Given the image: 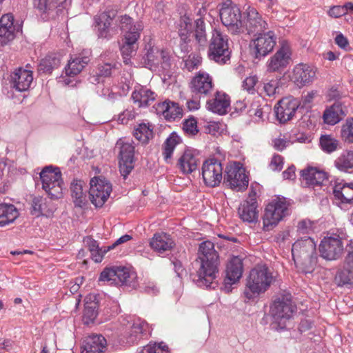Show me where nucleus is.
<instances>
[{
	"label": "nucleus",
	"mask_w": 353,
	"mask_h": 353,
	"mask_svg": "<svg viewBox=\"0 0 353 353\" xmlns=\"http://www.w3.org/2000/svg\"><path fill=\"white\" fill-rule=\"evenodd\" d=\"M157 94L151 90L139 86L135 88L132 93L131 98L134 103L139 108L148 107L155 100Z\"/></svg>",
	"instance_id": "obj_32"
},
{
	"label": "nucleus",
	"mask_w": 353,
	"mask_h": 353,
	"mask_svg": "<svg viewBox=\"0 0 353 353\" xmlns=\"http://www.w3.org/2000/svg\"><path fill=\"white\" fill-rule=\"evenodd\" d=\"M134 136L137 140L146 143L152 137V130L146 124L141 123L135 129Z\"/></svg>",
	"instance_id": "obj_50"
},
{
	"label": "nucleus",
	"mask_w": 353,
	"mask_h": 353,
	"mask_svg": "<svg viewBox=\"0 0 353 353\" xmlns=\"http://www.w3.org/2000/svg\"><path fill=\"white\" fill-rule=\"evenodd\" d=\"M183 130L188 135H195L198 133L199 129L197 121L194 117H190L183 123Z\"/></svg>",
	"instance_id": "obj_54"
},
{
	"label": "nucleus",
	"mask_w": 353,
	"mask_h": 353,
	"mask_svg": "<svg viewBox=\"0 0 353 353\" xmlns=\"http://www.w3.org/2000/svg\"><path fill=\"white\" fill-rule=\"evenodd\" d=\"M316 70L306 63H299L292 70V80L299 87H303L312 83L316 78Z\"/></svg>",
	"instance_id": "obj_22"
},
{
	"label": "nucleus",
	"mask_w": 353,
	"mask_h": 353,
	"mask_svg": "<svg viewBox=\"0 0 353 353\" xmlns=\"http://www.w3.org/2000/svg\"><path fill=\"white\" fill-rule=\"evenodd\" d=\"M276 43V36L274 31L269 30L256 34L251 41L250 48L256 59H260L269 54Z\"/></svg>",
	"instance_id": "obj_11"
},
{
	"label": "nucleus",
	"mask_w": 353,
	"mask_h": 353,
	"mask_svg": "<svg viewBox=\"0 0 353 353\" xmlns=\"http://www.w3.org/2000/svg\"><path fill=\"white\" fill-rule=\"evenodd\" d=\"M230 104L229 96L225 93L217 92L213 99L207 101L206 106L210 111L223 115L228 112Z\"/></svg>",
	"instance_id": "obj_29"
},
{
	"label": "nucleus",
	"mask_w": 353,
	"mask_h": 353,
	"mask_svg": "<svg viewBox=\"0 0 353 353\" xmlns=\"http://www.w3.org/2000/svg\"><path fill=\"white\" fill-rule=\"evenodd\" d=\"M159 65L164 70H168L170 68V57L165 50H161L159 57Z\"/></svg>",
	"instance_id": "obj_62"
},
{
	"label": "nucleus",
	"mask_w": 353,
	"mask_h": 353,
	"mask_svg": "<svg viewBox=\"0 0 353 353\" xmlns=\"http://www.w3.org/2000/svg\"><path fill=\"white\" fill-rule=\"evenodd\" d=\"M197 259L194 261L196 273L192 274V281L198 287L213 288L216 286L215 279L219 272V256L210 241L199 244Z\"/></svg>",
	"instance_id": "obj_1"
},
{
	"label": "nucleus",
	"mask_w": 353,
	"mask_h": 353,
	"mask_svg": "<svg viewBox=\"0 0 353 353\" xmlns=\"http://www.w3.org/2000/svg\"><path fill=\"white\" fill-rule=\"evenodd\" d=\"M42 188L52 199H58L63 195V180L59 168L47 166L40 173Z\"/></svg>",
	"instance_id": "obj_6"
},
{
	"label": "nucleus",
	"mask_w": 353,
	"mask_h": 353,
	"mask_svg": "<svg viewBox=\"0 0 353 353\" xmlns=\"http://www.w3.org/2000/svg\"><path fill=\"white\" fill-rule=\"evenodd\" d=\"M346 114L345 107L340 103H335L324 111L323 119L325 123L334 125L341 121Z\"/></svg>",
	"instance_id": "obj_33"
},
{
	"label": "nucleus",
	"mask_w": 353,
	"mask_h": 353,
	"mask_svg": "<svg viewBox=\"0 0 353 353\" xmlns=\"http://www.w3.org/2000/svg\"><path fill=\"white\" fill-rule=\"evenodd\" d=\"M199 163L198 152L194 150L186 149L178 159L176 167L183 174H189L198 169Z\"/></svg>",
	"instance_id": "obj_23"
},
{
	"label": "nucleus",
	"mask_w": 353,
	"mask_h": 353,
	"mask_svg": "<svg viewBox=\"0 0 353 353\" xmlns=\"http://www.w3.org/2000/svg\"><path fill=\"white\" fill-rule=\"evenodd\" d=\"M328 14L332 17L339 18L345 14V9L342 6H334L330 9Z\"/></svg>",
	"instance_id": "obj_64"
},
{
	"label": "nucleus",
	"mask_w": 353,
	"mask_h": 353,
	"mask_svg": "<svg viewBox=\"0 0 353 353\" xmlns=\"http://www.w3.org/2000/svg\"><path fill=\"white\" fill-rule=\"evenodd\" d=\"M292 54L290 43L286 40L281 41L279 48L266 63L267 71L281 74L290 66Z\"/></svg>",
	"instance_id": "obj_9"
},
{
	"label": "nucleus",
	"mask_w": 353,
	"mask_h": 353,
	"mask_svg": "<svg viewBox=\"0 0 353 353\" xmlns=\"http://www.w3.org/2000/svg\"><path fill=\"white\" fill-rule=\"evenodd\" d=\"M89 196L90 201L96 208L102 207L112 192V185L101 177H94L90 180Z\"/></svg>",
	"instance_id": "obj_12"
},
{
	"label": "nucleus",
	"mask_w": 353,
	"mask_h": 353,
	"mask_svg": "<svg viewBox=\"0 0 353 353\" xmlns=\"http://www.w3.org/2000/svg\"><path fill=\"white\" fill-rule=\"evenodd\" d=\"M54 212L53 208L46 198L35 196L32 201L30 213L37 217L50 216Z\"/></svg>",
	"instance_id": "obj_35"
},
{
	"label": "nucleus",
	"mask_w": 353,
	"mask_h": 353,
	"mask_svg": "<svg viewBox=\"0 0 353 353\" xmlns=\"http://www.w3.org/2000/svg\"><path fill=\"white\" fill-rule=\"evenodd\" d=\"M335 283L339 286H353V273L347 269L339 270L334 277Z\"/></svg>",
	"instance_id": "obj_49"
},
{
	"label": "nucleus",
	"mask_w": 353,
	"mask_h": 353,
	"mask_svg": "<svg viewBox=\"0 0 353 353\" xmlns=\"http://www.w3.org/2000/svg\"><path fill=\"white\" fill-rule=\"evenodd\" d=\"M19 215V213L14 205L0 203V227L13 223Z\"/></svg>",
	"instance_id": "obj_37"
},
{
	"label": "nucleus",
	"mask_w": 353,
	"mask_h": 353,
	"mask_svg": "<svg viewBox=\"0 0 353 353\" xmlns=\"http://www.w3.org/2000/svg\"><path fill=\"white\" fill-rule=\"evenodd\" d=\"M97 307L96 303H85L83 316L85 324L88 325L94 322L98 314Z\"/></svg>",
	"instance_id": "obj_51"
},
{
	"label": "nucleus",
	"mask_w": 353,
	"mask_h": 353,
	"mask_svg": "<svg viewBox=\"0 0 353 353\" xmlns=\"http://www.w3.org/2000/svg\"><path fill=\"white\" fill-rule=\"evenodd\" d=\"M269 166L273 171H281L283 166V158L279 154H274Z\"/></svg>",
	"instance_id": "obj_60"
},
{
	"label": "nucleus",
	"mask_w": 353,
	"mask_h": 353,
	"mask_svg": "<svg viewBox=\"0 0 353 353\" xmlns=\"http://www.w3.org/2000/svg\"><path fill=\"white\" fill-rule=\"evenodd\" d=\"M321 256L327 261L340 259L344 251L341 238L339 235L325 236L319 244Z\"/></svg>",
	"instance_id": "obj_13"
},
{
	"label": "nucleus",
	"mask_w": 353,
	"mask_h": 353,
	"mask_svg": "<svg viewBox=\"0 0 353 353\" xmlns=\"http://www.w3.org/2000/svg\"><path fill=\"white\" fill-rule=\"evenodd\" d=\"M319 142L322 150L328 154L336 151L339 146V141L329 134L322 135Z\"/></svg>",
	"instance_id": "obj_48"
},
{
	"label": "nucleus",
	"mask_w": 353,
	"mask_h": 353,
	"mask_svg": "<svg viewBox=\"0 0 353 353\" xmlns=\"http://www.w3.org/2000/svg\"><path fill=\"white\" fill-rule=\"evenodd\" d=\"M156 111L157 114H162L168 121L181 118L183 114V110L179 105L170 101L159 103L156 106Z\"/></svg>",
	"instance_id": "obj_31"
},
{
	"label": "nucleus",
	"mask_w": 353,
	"mask_h": 353,
	"mask_svg": "<svg viewBox=\"0 0 353 353\" xmlns=\"http://www.w3.org/2000/svg\"><path fill=\"white\" fill-rule=\"evenodd\" d=\"M180 141V137L175 132H172L169 137L166 139L163 144V156L167 163L172 162L173 152Z\"/></svg>",
	"instance_id": "obj_42"
},
{
	"label": "nucleus",
	"mask_w": 353,
	"mask_h": 353,
	"mask_svg": "<svg viewBox=\"0 0 353 353\" xmlns=\"http://www.w3.org/2000/svg\"><path fill=\"white\" fill-rule=\"evenodd\" d=\"M279 88V80L272 79L266 83H264L263 90L265 94L272 97L276 92V90Z\"/></svg>",
	"instance_id": "obj_59"
},
{
	"label": "nucleus",
	"mask_w": 353,
	"mask_h": 353,
	"mask_svg": "<svg viewBox=\"0 0 353 353\" xmlns=\"http://www.w3.org/2000/svg\"><path fill=\"white\" fill-rule=\"evenodd\" d=\"M313 231V223L309 219H303L299 222L297 232L299 234H309Z\"/></svg>",
	"instance_id": "obj_57"
},
{
	"label": "nucleus",
	"mask_w": 353,
	"mask_h": 353,
	"mask_svg": "<svg viewBox=\"0 0 353 353\" xmlns=\"http://www.w3.org/2000/svg\"><path fill=\"white\" fill-rule=\"evenodd\" d=\"M117 146L119 148V170L121 175L126 178L134 168V146L132 143L124 142L121 139L117 141Z\"/></svg>",
	"instance_id": "obj_15"
},
{
	"label": "nucleus",
	"mask_w": 353,
	"mask_h": 353,
	"mask_svg": "<svg viewBox=\"0 0 353 353\" xmlns=\"http://www.w3.org/2000/svg\"><path fill=\"white\" fill-rule=\"evenodd\" d=\"M341 135L343 139L347 143H353V119H348L342 125Z\"/></svg>",
	"instance_id": "obj_52"
},
{
	"label": "nucleus",
	"mask_w": 353,
	"mask_h": 353,
	"mask_svg": "<svg viewBox=\"0 0 353 353\" xmlns=\"http://www.w3.org/2000/svg\"><path fill=\"white\" fill-rule=\"evenodd\" d=\"M191 92L201 97H206L213 90L212 77L205 72H199L190 83Z\"/></svg>",
	"instance_id": "obj_21"
},
{
	"label": "nucleus",
	"mask_w": 353,
	"mask_h": 353,
	"mask_svg": "<svg viewBox=\"0 0 353 353\" xmlns=\"http://www.w3.org/2000/svg\"><path fill=\"white\" fill-rule=\"evenodd\" d=\"M112 19L113 23L118 27V30H120L123 33V37L128 36V34H134V32L140 34L143 30L141 23H134L133 19L127 14L119 15L117 10H114V19Z\"/></svg>",
	"instance_id": "obj_24"
},
{
	"label": "nucleus",
	"mask_w": 353,
	"mask_h": 353,
	"mask_svg": "<svg viewBox=\"0 0 353 353\" xmlns=\"http://www.w3.org/2000/svg\"><path fill=\"white\" fill-rule=\"evenodd\" d=\"M32 72L30 70L19 68L10 75L11 87L19 92L29 89L32 82Z\"/></svg>",
	"instance_id": "obj_25"
},
{
	"label": "nucleus",
	"mask_w": 353,
	"mask_h": 353,
	"mask_svg": "<svg viewBox=\"0 0 353 353\" xmlns=\"http://www.w3.org/2000/svg\"><path fill=\"white\" fill-rule=\"evenodd\" d=\"M292 254L294 263L303 273H311L317 263L316 243L309 236L296 241L292 245Z\"/></svg>",
	"instance_id": "obj_2"
},
{
	"label": "nucleus",
	"mask_w": 353,
	"mask_h": 353,
	"mask_svg": "<svg viewBox=\"0 0 353 353\" xmlns=\"http://www.w3.org/2000/svg\"><path fill=\"white\" fill-rule=\"evenodd\" d=\"M83 182L80 180H74L70 186L71 196L75 206L83 207L86 202L85 194L83 191Z\"/></svg>",
	"instance_id": "obj_43"
},
{
	"label": "nucleus",
	"mask_w": 353,
	"mask_h": 353,
	"mask_svg": "<svg viewBox=\"0 0 353 353\" xmlns=\"http://www.w3.org/2000/svg\"><path fill=\"white\" fill-rule=\"evenodd\" d=\"M181 28L179 30V35L180 40L190 39V30L191 28L190 20L189 18H185L181 22Z\"/></svg>",
	"instance_id": "obj_58"
},
{
	"label": "nucleus",
	"mask_w": 353,
	"mask_h": 353,
	"mask_svg": "<svg viewBox=\"0 0 353 353\" xmlns=\"http://www.w3.org/2000/svg\"><path fill=\"white\" fill-rule=\"evenodd\" d=\"M141 353H169V351L168 347L163 345V343H150L142 348Z\"/></svg>",
	"instance_id": "obj_55"
},
{
	"label": "nucleus",
	"mask_w": 353,
	"mask_h": 353,
	"mask_svg": "<svg viewBox=\"0 0 353 353\" xmlns=\"http://www.w3.org/2000/svg\"><path fill=\"white\" fill-rule=\"evenodd\" d=\"M243 272V259L239 256H233L229 260L225 269L224 289L226 292L231 291V286L237 283L241 278Z\"/></svg>",
	"instance_id": "obj_20"
},
{
	"label": "nucleus",
	"mask_w": 353,
	"mask_h": 353,
	"mask_svg": "<svg viewBox=\"0 0 353 353\" xmlns=\"http://www.w3.org/2000/svg\"><path fill=\"white\" fill-rule=\"evenodd\" d=\"M107 348V341L101 334H92L85 338L81 353H103Z\"/></svg>",
	"instance_id": "obj_26"
},
{
	"label": "nucleus",
	"mask_w": 353,
	"mask_h": 353,
	"mask_svg": "<svg viewBox=\"0 0 353 353\" xmlns=\"http://www.w3.org/2000/svg\"><path fill=\"white\" fill-rule=\"evenodd\" d=\"M301 173L303 180L309 186L320 185L326 179V173L316 168H308L301 170Z\"/></svg>",
	"instance_id": "obj_36"
},
{
	"label": "nucleus",
	"mask_w": 353,
	"mask_h": 353,
	"mask_svg": "<svg viewBox=\"0 0 353 353\" xmlns=\"http://www.w3.org/2000/svg\"><path fill=\"white\" fill-rule=\"evenodd\" d=\"M202 177L207 186L219 185L223 178L221 163L214 158L205 160L202 165Z\"/></svg>",
	"instance_id": "obj_14"
},
{
	"label": "nucleus",
	"mask_w": 353,
	"mask_h": 353,
	"mask_svg": "<svg viewBox=\"0 0 353 353\" xmlns=\"http://www.w3.org/2000/svg\"><path fill=\"white\" fill-rule=\"evenodd\" d=\"M224 183L234 190L243 192L247 189L249 180L243 168L230 166L226 169Z\"/></svg>",
	"instance_id": "obj_16"
},
{
	"label": "nucleus",
	"mask_w": 353,
	"mask_h": 353,
	"mask_svg": "<svg viewBox=\"0 0 353 353\" xmlns=\"http://www.w3.org/2000/svg\"><path fill=\"white\" fill-rule=\"evenodd\" d=\"M117 68L116 62H104L97 65V68L93 71V74L90 77V81L92 83L100 82V78L109 77L112 72Z\"/></svg>",
	"instance_id": "obj_38"
},
{
	"label": "nucleus",
	"mask_w": 353,
	"mask_h": 353,
	"mask_svg": "<svg viewBox=\"0 0 353 353\" xmlns=\"http://www.w3.org/2000/svg\"><path fill=\"white\" fill-rule=\"evenodd\" d=\"M61 63V56L58 54H49L41 59L39 65V71L43 73H51Z\"/></svg>",
	"instance_id": "obj_41"
},
{
	"label": "nucleus",
	"mask_w": 353,
	"mask_h": 353,
	"mask_svg": "<svg viewBox=\"0 0 353 353\" xmlns=\"http://www.w3.org/2000/svg\"><path fill=\"white\" fill-rule=\"evenodd\" d=\"M268 28V23L254 8L249 6L243 12V19L240 27L241 34H257Z\"/></svg>",
	"instance_id": "obj_10"
},
{
	"label": "nucleus",
	"mask_w": 353,
	"mask_h": 353,
	"mask_svg": "<svg viewBox=\"0 0 353 353\" xmlns=\"http://www.w3.org/2000/svg\"><path fill=\"white\" fill-rule=\"evenodd\" d=\"M336 167L341 171L353 168V150L342 153L335 161Z\"/></svg>",
	"instance_id": "obj_47"
},
{
	"label": "nucleus",
	"mask_w": 353,
	"mask_h": 353,
	"mask_svg": "<svg viewBox=\"0 0 353 353\" xmlns=\"http://www.w3.org/2000/svg\"><path fill=\"white\" fill-rule=\"evenodd\" d=\"M174 245L170 236L165 233L155 234L150 242V247L159 254L171 251Z\"/></svg>",
	"instance_id": "obj_34"
},
{
	"label": "nucleus",
	"mask_w": 353,
	"mask_h": 353,
	"mask_svg": "<svg viewBox=\"0 0 353 353\" xmlns=\"http://www.w3.org/2000/svg\"><path fill=\"white\" fill-rule=\"evenodd\" d=\"M145 49L147 52L143 57L145 63L150 67L159 66L161 50L150 44H148Z\"/></svg>",
	"instance_id": "obj_44"
},
{
	"label": "nucleus",
	"mask_w": 353,
	"mask_h": 353,
	"mask_svg": "<svg viewBox=\"0 0 353 353\" xmlns=\"http://www.w3.org/2000/svg\"><path fill=\"white\" fill-rule=\"evenodd\" d=\"M300 105L299 99L292 97L281 99L274 107L276 119L281 123L291 120Z\"/></svg>",
	"instance_id": "obj_17"
},
{
	"label": "nucleus",
	"mask_w": 353,
	"mask_h": 353,
	"mask_svg": "<svg viewBox=\"0 0 353 353\" xmlns=\"http://www.w3.org/2000/svg\"><path fill=\"white\" fill-rule=\"evenodd\" d=\"M14 17L10 13L4 14L0 19V43L6 45L15 37L16 28L13 24Z\"/></svg>",
	"instance_id": "obj_27"
},
{
	"label": "nucleus",
	"mask_w": 353,
	"mask_h": 353,
	"mask_svg": "<svg viewBox=\"0 0 353 353\" xmlns=\"http://www.w3.org/2000/svg\"><path fill=\"white\" fill-rule=\"evenodd\" d=\"M116 268H105L100 274L99 280L116 285Z\"/></svg>",
	"instance_id": "obj_56"
},
{
	"label": "nucleus",
	"mask_w": 353,
	"mask_h": 353,
	"mask_svg": "<svg viewBox=\"0 0 353 353\" xmlns=\"http://www.w3.org/2000/svg\"><path fill=\"white\" fill-rule=\"evenodd\" d=\"M296 312V305L292 301L290 294H281L270 306V314L275 323L284 325Z\"/></svg>",
	"instance_id": "obj_5"
},
{
	"label": "nucleus",
	"mask_w": 353,
	"mask_h": 353,
	"mask_svg": "<svg viewBox=\"0 0 353 353\" xmlns=\"http://www.w3.org/2000/svg\"><path fill=\"white\" fill-rule=\"evenodd\" d=\"M333 194L336 200L342 203L353 202V183L344 181H336L333 187Z\"/></svg>",
	"instance_id": "obj_30"
},
{
	"label": "nucleus",
	"mask_w": 353,
	"mask_h": 353,
	"mask_svg": "<svg viewBox=\"0 0 353 353\" xmlns=\"http://www.w3.org/2000/svg\"><path fill=\"white\" fill-rule=\"evenodd\" d=\"M194 37L197 43L202 47L207 44V33L205 23L203 19L199 18L194 21Z\"/></svg>",
	"instance_id": "obj_45"
},
{
	"label": "nucleus",
	"mask_w": 353,
	"mask_h": 353,
	"mask_svg": "<svg viewBox=\"0 0 353 353\" xmlns=\"http://www.w3.org/2000/svg\"><path fill=\"white\" fill-rule=\"evenodd\" d=\"M221 21L232 34L241 35V25L243 13L238 6L227 0L221 5L219 10Z\"/></svg>",
	"instance_id": "obj_8"
},
{
	"label": "nucleus",
	"mask_w": 353,
	"mask_h": 353,
	"mask_svg": "<svg viewBox=\"0 0 353 353\" xmlns=\"http://www.w3.org/2000/svg\"><path fill=\"white\" fill-rule=\"evenodd\" d=\"M116 285H125L130 288L137 286L136 275L131 273L125 267H116Z\"/></svg>",
	"instance_id": "obj_39"
},
{
	"label": "nucleus",
	"mask_w": 353,
	"mask_h": 353,
	"mask_svg": "<svg viewBox=\"0 0 353 353\" xmlns=\"http://www.w3.org/2000/svg\"><path fill=\"white\" fill-rule=\"evenodd\" d=\"M63 0H34V6L41 12L45 14H51L60 5Z\"/></svg>",
	"instance_id": "obj_46"
},
{
	"label": "nucleus",
	"mask_w": 353,
	"mask_h": 353,
	"mask_svg": "<svg viewBox=\"0 0 353 353\" xmlns=\"http://www.w3.org/2000/svg\"><path fill=\"white\" fill-rule=\"evenodd\" d=\"M139 37L140 34L137 32H134V34H128V36L123 37L120 50L125 64H128L130 59L136 54Z\"/></svg>",
	"instance_id": "obj_28"
},
{
	"label": "nucleus",
	"mask_w": 353,
	"mask_h": 353,
	"mask_svg": "<svg viewBox=\"0 0 353 353\" xmlns=\"http://www.w3.org/2000/svg\"><path fill=\"white\" fill-rule=\"evenodd\" d=\"M257 207L256 192L253 189H251L248 198L241 204L238 209V213L241 219L244 222L250 223H256L259 218Z\"/></svg>",
	"instance_id": "obj_19"
},
{
	"label": "nucleus",
	"mask_w": 353,
	"mask_h": 353,
	"mask_svg": "<svg viewBox=\"0 0 353 353\" xmlns=\"http://www.w3.org/2000/svg\"><path fill=\"white\" fill-rule=\"evenodd\" d=\"M114 10H108L95 17L99 38L110 39L118 33V27L113 23Z\"/></svg>",
	"instance_id": "obj_18"
},
{
	"label": "nucleus",
	"mask_w": 353,
	"mask_h": 353,
	"mask_svg": "<svg viewBox=\"0 0 353 353\" xmlns=\"http://www.w3.org/2000/svg\"><path fill=\"white\" fill-rule=\"evenodd\" d=\"M148 330V324L145 321H138L133 324L131 330V337L135 334L134 341L139 339L142 336L146 335ZM134 341V339H132Z\"/></svg>",
	"instance_id": "obj_53"
},
{
	"label": "nucleus",
	"mask_w": 353,
	"mask_h": 353,
	"mask_svg": "<svg viewBox=\"0 0 353 353\" xmlns=\"http://www.w3.org/2000/svg\"><path fill=\"white\" fill-rule=\"evenodd\" d=\"M257 82V78L254 76L248 77L245 79L243 81V88L244 90L249 92H253L254 91V86Z\"/></svg>",
	"instance_id": "obj_63"
},
{
	"label": "nucleus",
	"mask_w": 353,
	"mask_h": 353,
	"mask_svg": "<svg viewBox=\"0 0 353 353\" xmlns=\"http://www.w3.org/2000/svg\"><path fill=\"white\" fill-rule=\"evenodd\" d=\"M90 61V58L85 56H78L71 58L65 68V74L69 77H74L79 74Z\"/></svg>",
	"instance_id": "obj_40"
},
{
	"label": "nucleus",
	"mask_w": 353,
	"mask_h": 353,
	"mask_svg": "<svg viewBox=\"0 0 353 353\" xmlns=\"http://www.w3.org/2000/svg\"><path fill=\"white\" fill-rule=\"evenodd\" d=\"M135 116L134 110L127 109L119 115L118 121L122 124H127L130 120L134 119Z\"/></svg>",
	"instance_id": "obj_61"
},
{
	"label": "nucleus",
	"mask_w": 353,
	"mask_h": 353,
	"mask_svg": "<svg viewBox=\"0 0 353 353\" xmlns=\"http://www.w3.org/2000/svg\"><path fill=\"white\" fill-rule=\"evenodd\" d=\"M272 272L265 265L253 268L247 279L244 291L245 296L248 299L256 297L259 294L265 292L273 282Z\"/></svg>",
	"instance_id": "obj_3"
},
{
	"label": "nucleus",
	"mask_w": 353,
	"mask_h": 353,
	"mask_svg": "<svg viewBox=\"0 0 353 353\" xmlns=\"http://www.w3.org/2000/svg\"><path fill=\"white\" fill-rule=\"evenodd\" d=\"M289 204L284 197L276 198L270 201L265 208L263 216V229L272 230L288 214Z\"/></svg>",
	"instance_id": "obj_7"
},
{
	"label": "nucleus",
	"mask_w": 353,
	"mask_h": 353,
	"mask_svg": "<svg viewBox=\"0 0 353 353\" xmlns=\"http://www.w3.org/2000/svg\"><path fill=\"white\" fill-rule=\"evenodd\" d=\"M208 53L210 59L219 64L226 63L230 59L231 54L228 37L219 30L214 29L212 32Z\"/></svg>",
	"instance_id": "obj_4"
}]
</instances>
